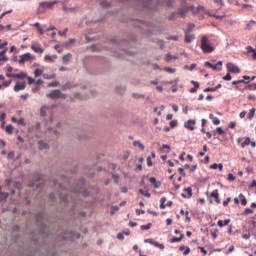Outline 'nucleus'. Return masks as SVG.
I'll return each instance as SVG.
<instances>
[{
  "mask_svg": "<svg viewBox=\"0 0 256 256\" xmlns=\"http://www.w3.org/2000/svg\"><path fill=\"white\" fill-rule=\"evenodd\" d=\"M85 179H81L75 186V188H73L71 190L72 195L69 196V194L65 193V192H60L58 194V197L60 199V203L64 204V206L67 205V203H69V201H74V196L75 197H81V195L83 197H87V193H85V190L83 189L85 187Z\"/></svg>",
  "mask_w": 256,
  "mask_h": 256,
  "instance_id": "nucleus-1",
  "label": "nucleus"
},
{
  "mask_svg": "<svg viewBox=\"0 0 256 256\" xmlns=\"http://www.w3.org/2000/svg\"><path fill=\"white\" fill-rule=\"evenodd\" d=\"M188 11H191L194 15H197V13H205V8L198 6L197 9H195L194 5H189L187 2H182L181 8H179L177 12H173L169 16V19L170 21H173L177 15H180V17L185 19V17H187Z\"/></svg>",
  "mask_w": 256,
  "mask_h": 256,
  "instance_id": "nucleus-2",
  "label": "nucleus"
},
{
  "mask_svg": "<svg viewBox=\"0 0 256 256\" xmlns=\"http://www.w3.org/2000/svg\"><path fill=\"white\" fill-rule=\"evenodd\" d=\"M134 25L135 27L141 29L142 33H145L146 35H151V33H153V29L155 28V24L152 22H145L141 20H137Z\"/></svg>",
  "mask_w": 256,
  "mask_h": 256,
  "instance_id": "nucleus-3",
  "label": "nucleus"
},
{
  "mask_svg": "<svg viewBox=\"0 0 256 256\" xmlns=\"http://www.w3.org/2000/svg\"><path fill=\"white\" fill-rule=\"evenodd\" d=\"M58 239H64V241H74V239H79V234L74 231H61L55 232Z\"/></svg>",
  "mask_w": 256,
  "mask_h": 256,
  "instance_id": "nucleus-4",
  "label": "nucleus"
},
{
  "mask_svg": "<svg viewBox=\"0 0 256 256\" xmlns=\"http://www.w3.org/2000/svg\"><path fill=\"white\" fill-rule=\"evenodd\" d=\"M200 49H202L203 53H213L215 51V48L211 46L207 36L201 38Z\"/></svg>",
  "mask_w": 256,
  "mask_h": 256,
  "instance_id": "nucleus-5",
  "label": "nucleus"
},
{
  "mask_svg": "<svg viewBox=\"0 0 256 256\" xmlns=\"http://www.w3.org/2000/svg\"><path fill=\"white\" fill-rule=\"evenodd\" d=\"M57 3H59V1L54 0V1H44V2H40L39 3V8H38V13H43V11H45V9H51L52 7H55V5H57Z\"/></svg>",
  "mask_w": 256,
  "mask_h": 256,
  "instance_id": "nucleus-6",
  "label": "nucleus"
},
{
  "mask_svg": "<svg viewBox=\"0 0 256 256\" xmlns=\"http://www.w3.org/2000/svg\"><path fill=\"white\" fill-rule=\"evenodd\" d=\"M46 97L50 99H67V95L63 94L61 90H52Z\"/></svg>",
  "mask_w": 256,
  "mask_h": 256,
  "instance_id": "nucleus-7",
  "label": "nucleus"
},
{
  "mask_svg": "<svg viewBox=\"0 0 256 256\" xmlns=\"http://www.w3.org/2000/svg\"><path fill=\"white\" fill-rule=\"evenodd\" d=\"M27 61H35V56L31 55V53H25L20 56L19 63L21 65L27 63Z\"/></svg>",
  "mask_w": 256,
  "mask_h": 256,
  "instance_id": "nucleus-8",
  "label": "nucleus"
},
{
  "mask_svg": "<svg viewBox=\"0 0 256 256\" xmlns=\"http://www.w3.org/2000/svg\"><path fill=\"white\" fill-rule=\"evenodd\" d=\"M227 69L229 71V73H241V69H239V67L237 65H235L234 63L229 62L227 64Z\"/></svg>",
  "mask_w": 256,
  "mask_h": 256,
  "instance_id": "nucleus-9",
  "label": "nucleus"
},
{
  "mask_svg": "<svg viewBox=\"0 0 256 256\" xmlns=\"http://www.w3.org/2000/svg\"><path fill=\"white\" fill-rule=\"evenodd\" d=\"M196 121L195 120H193V119H190V120H188V121H186L185 123H184V127L186 128V129H189V131H195V125H196Z\"/></svg>",
  "mask_w": 256,
  "mask_h": 256,
  "instance_id": "nucleus-10",
  "label": "nucleus"
},
{
  "mask_svg": "<svg viewBox=\"0 0 256 256\" xmlns=\"http://www.w3.org/2000/svg\"><path fill=\"white\" fill-rule=\"evenodd\" d=\"M25 87H27V84L25 82H16L14 86V91L16 93H19V91H25Z\"/></svg>",
  "mask_w": 256,
  "mask_h": 256,
  "instance_id": "nucleus-11",
  "label": "nucleus"
},
{
  "mask_svg": "<svg viewBox=\"0 0 256 256\" xmlns=\"http://www.w3.org/2000/svg\"><path fill=\"white\" fill-rule=\"evenodd\" d=\"M184 193L181 194V197H183V199H191V197H193V188L188 187V188H184ZM187 193V195L185 194Z\"/></svg>",
  "mask_w": 256,
  "mask_h": 256,
  "instance_id": "nucleus-12",
  "label": "nucleus"
},
{
  "mask_svg": "<svg viewBox=\"0 0 256 256\" xmlns=\"http://www.w3.org/2000/svg\"><path fill=\"white\" fill-rule=\"evenodd\" d=\"M167 198L162 197L160 199V209H165L166 207H171V205H173V201H168L167 203ZM166 203V204H165Z\"/></svg>",
  "mask_w": 256,
  "mask_h": 256,
  "instance_id": "nucleus-13",
  "label": "nucleus"
},
{
  "mask_svg": "<svg viewBox=\"0 0 256 256\" xmlns=\"http://www.w3.org/2000/svg\"><path fill=\"white\" fill-rule=\"evenodd\" d=\"M38 149L40 151H45L49 149V143L45 142L44 140L38 141Z\"/></svg>",
  "mask_w": 256,
  "mask_h": 256,
  "instance_id": "nucleus-14",
  "label": "nucleus"
},
{
  "mask_svg": "<svg viewBox=\"0 0 256 256\" xmlns=\"http://www.w3.org/2000/svg\"><path fill=\"white\" fill-rule=\"evenodd\" d=\"M112 43L114 45H117V48L118 49H121V47H123V45H127V40H122L120 41L119 39H113L112 40Z\"/></svg>",
  "mask_w": 256,
  "mask_h": 256,
  "instance_id": "nucleus-15",
  "label": "nucleus"
},
{
  "mask_svg": "<svg viewBox=\"0 0 256 256\" xmlns=\"http://www.w3.org/2000/svg\"><path fill=\"white\" fill-rule=\"evenodd\" d=\"M210 197H213L215 199V202L217 203V205L221 204V200L219 199V190H214L211 194Z\"/></svg>",
  "mask_w": 256,
  "mask_h": 256,
  "instance_id": "nucleus-16",
  "label": "nucleus"
},
{
  "mask_svg": "<svg viewBox=\"0 0 256 256\" xmlns=\"http://www.w3.org/2000/svg\"><path fill=\"white\" fill-rule=\"evenodd\" d=\"M28 131L29 133H33L34 131H41V122H37L35 125L30 126Z\"/></svg>",
  "mask_w": 256,
  "mask_h": 256,
  "instance_id": "nucleus-17",
  "label": "nucleus"
},
{
  "mask_svg": "<svg viewBox=\"0 0 256 256\" xmlns=\"http://www.w3.org/2000/svg\"><path fill=\"white\" fill-rule=\"evenodd\" d=\"M41 178H38L37 180H36V182H30L29 184H28V187H36V189H41Z\"/></svg>",
  "mask_w": 256,
  "mask_h": 256,
  "instance_id": "nucleus-18",
  "label": "nucleus"
},
{
  "mask_svg": "<svg viewBox=\"0 0 256 256\" xmlns=\"http://www.w3.org/2000/svg\"><path fill=\"white\" fill-rule=\"evenodd\" d=\"M229 223H231V219H226V220H219L218 222H217V225H218V227H225V226H227V225H229Z\"/></svg>",
  "mask_w": 256,
  "mask_h": 256,
  "instance_id": "nucleus-19",
  "label": "nucleus"
},
{
  "mask_svg": "<svg viewBox=\"0 0 256 256\" xmlns=\"http://www.w3.org/2000/svg\"><path fill=\"white\" fill-rule=\"evenodd\" d=\"M195 39V35H190L189 32H185V43H191Z\"/></svg>",
  "mask_w": 256,
  "mask_h": 256,
  "instance_id": "nucleus-20",
  "label": "nucleus"
},
{
  "mask_svg": "<svg viewBox=\"0 0 256 256\" xmlns=\"http://www.w3.org/2000/svg\"><path fill=\"white\" fill-rule=\"evenodd\" d=\"M179 251H184L183 255H189V253H191V248H189V246H180Z\"/></svg>",
  "mask_w": 256,
  "mask_h": 256,
  "instance_id": "nucleus-21",
  "label": "nucleus"
},
{
  "mask_svg": "<svg viewBox=\"0 0 256 256\" xmlns=\"http://www.w3.org/2000/svg\"><path fill=\"white\" fill-rule=\"evenodd\" d=\"M205 67H210L213 71H221V68H218L217 65H213L211 62H205Z\"/></svg>",
  "mask_w": 256,
  "mask_h": 256,
  "instance_id": "nucleus-22",
  "label": "nucleus"
},
{
  "mask_svg": "<svg viewBox=\"0 0 256 256\" xmlns=\"http://www.w3.org/2000/svg\"><path fill=\"white\" fill-rule=\"evenodd\" d=\"M42 235H47V237H51V235H55V232H47V228L45 226L40 230Z\"/></svg>",
  "mask_w": 256,
  "mask_h": 256,
  "instance_id": "nucleus-23",
  "label": "nucleus"
},
{
  "mask_svg": "<svg viewBox=\"0 0 256 256\" xmlns=\"http://www.w3.org/2000/svg\"><path fill=\"white\" fill-rule=\"evenodd\" d=\"M71 57H73V55L71 53H68V54L64 55L63 58H62L63 63L65 65H67V63H69V61H71Z\"/></svg>",
  "mask_w": 256,
  "mask_h": 256,
  "instance_id": "nucleus-24",
  "label": "nucleus"
},
{
  "mask_svg": "<svg viewBox=\"0 0 256 256\" xmlns=\"http://www.w3.org/2000/svg\"><path fill=\"white\" fill-rule=\"evenodd\" d=\"M236 89H239V91H247V89L253 90V84L246 85L244 88H241V86L237 84Z\"/></svg>",
  "mask_w": 256,
  "mask_h": 256,
  "instance_id": "nucleus-25",
  "label": "nucleus"
},
{
  "mask_svg": "<svg viewBox=\"0 0 256 256\" xmlns=\"http://www.w3.org/2000/svg\"><path fill=\"white\" fill-rule=\"evenodd\" d=\"M209 119L213 121V125H219V123H221V121L213 114H209Z\"/></svg>",
  "mask_w": 256,
  "mask_h": 256,
  "instance_id": "nucleus-26",
  "label": "nucleus"
},
{
  "mask_svg": "<svg viewBox=\"0 0 256 256\" xmlns=\"http://www.w3.org/2000/svg\"><path fill=\"white\" fill-rule=\"evenodd\" d=\"M133 145H134V147H139V149H141V151L145 150V145H143V143H141V141H134Z\"/></svg>",
  "mask_w": 256,
  "mask_h": 256,
  "instance_id": "nucleus-27",
  "label": "nucleus"
},
{
  "mask_svg": "<svg viewBox=\"0 0 256 256\" xmlns=\"http://www.w3.org/2000/svg\"><path fill=\"white\" fill-rule=\"evenodd\" d=\"M183 237H185V235L183 234H180V237H173L171 240H170V243H179Z\"/></svg>",
  "mask_w": 256,
  "mask_h": 256,
  "instance_id": "nucleus-28",
  "label": "nucleus"
},
{
  "mask_svg": "<svg viewBox=\"0 0 256 256\" xmlns=\"http://www.w3.org/2000/svg\"><path fill=\"white\" fill-rule=\"evenodd\" d=\"M31 49L34 50L35 53H44L45 51L43 48L37 47L35 45H32Z\"/></svg>",
  "mask_w": 256,
  "mask_h": 256,
  "instance_id": "nucleus-29",
  "label": "nucleus"
},
{
  "mask_svg": "<svg viewBox=\"0 0 256 256\" xmlns=\"http://www.w3.org/2000/svg\"><path fill=\"white\" fill-rule=\"evenodd\" d=\"M247 145H251V138H249V137L245 138L244 142L241 144V147L245 148V147H247Z\"/></svg>",
  "mask_w": 256,
  "mask_h": 256,
  "instance_id": "nucleus-30",
  "label": "nucleus"
},
{
  "mask_svg": "<svg viewBox=\"0 0 256 256\" xmlns=\"http://www.w3.org/2000/svg\"><path fill=\"white\" fill-rule=\"evenodd\" d=\"M27 77V74L25 73H20V74H14L13 79H25Z\"/></svg>",
  "mask_w": 256,
  "mask_h": 256,
  "instance_id": "nucleus-31",
  "label": "nucleus"
},
{
  "mask_svg": "<svg viewBox=\"0 0 256 256\" xmlns=\"http://www.w3.org/2000/svg\"><path fill=\"white\" fill-rule=\"evenodd\" d=\"M255 108L250 109L249 113L247 114V118L248 119H253V117H255Z\"/></svg>",
  "mask_w": 256,
  "mask_h": 256,
  "instance_id": "nucleus-32",
  "label": "nucleus"
},
{
  "mask_svg": "<svg viewBox=\"0 0 256 256\" xmlns=\"http://www.w3.org/2000/svg\"><path fill=\"white\" fill-rule=\"evenodd\" d=\"M119 178H120L119 174H117V173L112 174V179L114 180V183L116 185H119Z\"/></svg>",
  "mask_w": 256,
  "mask_h": 256,
  "instance_id": "nucleus-33",
  "label": "nucleus"
},
{
  "mask_svg": "<svg viewBox=\"0 0 256 256\" xmlns=\"http://www.w3.org/2000/svg\"><path fill=\"white\" fill-rule=\"evenodd\" d=\"M153 226V224L148 223L147 225H142L140 227L141 231H149V229H151V227Z\"/></svg>",
  "mask_w": 256,
  "mask_h": 256,
  "instance_id": "nucleus-34",
  "label": "nucleus"
},
{
  "mask_svg": "<svg viewBox=\"0 0 256 256\" xmlns=\"http://www.w3.org/2000/svg\"><path fill=\"white\" fill-rule=\"evenodd\" d=\"M255 24H256V22H255L254 20L249 21V22L247 23V25H246V30L251 31V28H252L253 25H255Z\"/></svg>",
  "mask_w": 256,
  "mask_h": 256,
  "instance_id": "nucleus-35",
  "label": "nucleus"
},
{
  "mask_svg": "<svg viewBox=\"0 0 256 256\" xmlns=\"http://www.w3.org/2000/svg\"><path fill=\"white\" fill-rule=\"evenodd\" d=\"M134 99H145V94L134 93L132 94Z\"/></svg>",
  "mask_w": 256,
  "mask_h": 256,
  "instance_id": "nucleus-36",
  "label": "nucleus"
},
{
  "mask_svg": "<svg viewBox=\"0 0 256 256\" xmlns=\"http://www.w3.org/2000/svg\"><path fill=\"white\" fill-rule=\"evenodd\" d=\"M138 193H139L140 195H143L144 197H147L148 199L151 197V193H149V192H144L143 189H140V190L138 191Z\"/></svg>",
  "mask_w": 256,
  "mask_h": 256,
  "instance_id": "nucleus-37",
  "label": "nucleus"
},
{
  "mask_svg": "<svg viewBox=\"0 0 256 256\" xmlns=\"http://www.w3.org/2000/svg\"><path fill=\"white\" fill-rule=\"evenodd\" d=\"M63 11H66V13H75V7L69 8L67 6H64Z\"/></svg>",
  "mask_w": 256,
  "mask_h": 256,
  "instance_id": "nucleus-38",
  "label": "nucleus"
},
{
  "mask_svg": "<svg viewBox=\"0 0 256 256\" xmlns=\"http://www.w3.org/2000/svg\"><path fill=\"white\" fill-rule=\"evenodd\" d=\"M239 199L241 201V205H247V199L245 198V196L243 194L239 195Z\"/></svg>",
  "mask_w": 256,
  "mask_h": 256,
  "instance_id": "nucleus-39",
  "label": "nucleus"
},
{
  "mask_svg": "<svg viewBox=\"0 0 256 256\" xmlns=\"http://www.w3.org/2000/svg\"><path fill=\"white\" fill-rule=\"evenodd\" d=\"M6 133H8L9 135L13 134V125L6 126Z\"/></svg>",
  "mask_w": 256,
  "mask_h": 256,
  "instance_id": "nucleus-40",
  "label": "nucleus"
},
{
  "mask_svg": "<svg viewBox=\"0 0 256 256\" xmlns=\"http://www.w3.org/2000/svg\"><path fill=\"white\" fill-rule=\"evenodd\" d=\"M7 197H9V193L7 192H0V199L2 201H4L5 199H7Z\"/></svg>",
  "mask_w": 256,
  "mask_h": 256,
  "instance_id": "nucleus-41",
  "label": "nucleus"
},
{
  "mask_svg": "<svg viewBox=\"0 0 256 256\" xmlns=\"http://www.w3.org/2000/svg\"><path fill=\"white\" fill-rule=\"evenodd\" d=\"M34 75H35V77H41V75H43V70L42 69H36L34 71Z\"/></svg>",
  "mask_w": 256,
  "mask_h": 256,
  "instance_id": "nucleus-42",
  "label": "nucleus"
},
{
  "mask_svg": "<svg viewBox=\"0 0 256 256\" xmlns=\"http://www.w3.org/2000/svg\"><path fill=\"white\" fill-rule=\"evenodd\" d=\"M154 247H158V249H165V244H161L159 242H154Z\"/></svg>",
  "mask_w": 256,
  "mask_h": 256,
  "instance_id": "nucleus-43",
  "label": "nucleus"
},
{
  "mask_svg": "<svg viewBox=\"0 0 256 256\" xmlns=\"http://www.w3.org/2000/svg\"><path fill=\"white\" fill-rule=\"evenodd\" d=\"M215 91H217V88H215V87H212V88H205V89H204V93H213V92H215Z\"/></svg>",
  "mask_w": 256,
  "mask_h": 256,
  "instance_id": "nucleus-44",
  "label": "nucleus"
},
{
  "mask_svg": "<svg viewBox=\"0 0 256 256\" xmlns=\"http://www.w3.org/2000/svg\"><path fill=\"white\" fill-rule=\"evenodd\" d=\"M165 59L169 63V61H171L172 59H177V56H173L171 54H167Z\"/></svg>",
  "mask_w": 256,
  "mask_h": 256,
  "instance_id": "nucleus-45",
  "label": "nucleus"
},
{
  "mask_svg": "<svg viewBox=\"0 0 256 256\" xmlns=\"http://www.w3.org/2000/svg\"><path fill=\"white\" fill-rule=\"evenodd\" d=\"M101 7H110L111 6V3H109L107 0H103L101 3H100Z\"/></svg>",
  "mask_w": 256,
  "mask_h": 256,
  "instance_id": "nucleus-46",
  "label": "nucleus"
},
{
  "mask_svg": "<svg viewBox=\"0 0 256 256\" xmlns=\"http://www.w3.org/2000/svg\"><path fill=\"white\" fill-rule=\"evenodd\" d=\"M117 211H119V206H112L111 208V215H115V213H117Z\"/></svg>",
  "mask_w": 256,
  "mask_h": 256,
  "instance_id": "nucleus-47",
  "label": "nucleus"
},
{
  "mask_svg": "<svg viewBox=\"0 0 256 256\" xmlns=\"http://www.w3.org/2000/svg\"><path fill=\"white\" fill-rule=\"evenodd\" d=\"M48 129H49V131H52V133L55 137H59V135H61V133L59 131H57L53 128H48Z\"/></svg>",
  "mask_w": 256,
  "mask_h": 256,
  "instance_id": "nucleus-48",
  "label": "nucleus"
},
{
  "mask_svg": "<svg viewBox=\"0 0 256 256\" xmlns=\"http://www.w3.org/2000/svg\"><path fill=\"white\" fill-rule=\"evenodd\" d=\"M91 51H101V48L95 44L90 46Z\"/></svg>",
  "mask_w": 256,
  "mask_h": 256,
  "instance_id": "nucleus-49",
  "label": "nucleus"
},
{
  "mask_svg": "<svg viewBox=\"0 0 256 256\" xmlns=\"http://www.w3.org/2000/svg\"><path fill=\"white\" fill-rule=\"evenodd\" d=\"M71 87H72L71 83L68 82V83L62 85V90L66 91V89H71Z\"/></svg>",
  "mask_w": 256,
  "mask_h": 256,
  "instance_id": "nucleus-50",
  "label": "nucleus"
},
{
  "mask_svg": "<svg viewBox=\"0 0 256 256\" xmlns=\"http://www.w3.org/2000/svg\"><path fill=\"white\" fill-rule=\"evenodd\" d=\"M155 242L153 238H147L144 240V243H149L150 245H155Z\"/></svg>",
  "mask_w": 256,
  "mask_h": 256,
  "instance_id": "nucleus-51",
  "label": "nucleus"
},
{
  "mask_svg": "<svg viewBox=\"0 0 256 256\" xmlns=\"http://www.w3.org/2000/svg\"><path fill=\"white\" fill-rule=\"evenodd\" d=\"M116 91H117L118 93H125V87H123V86H117V87H116Z\"/></svg>",
  "mask_w": 256,
  "mask_h": 256,
  "instance_id": "nucleus-52",
  "label": "nucleus"
},
{
  "mask_svg": "<svg viewBox=\"0 0 256 256\" xmlns=\"http://www.w3.org/2000/svg\"><path fill=\"white\" fill-rule=\"evenodd\" d=\"M54 185H55V187H59L61 189V191H63V184L59 183L58 180L54 181Z\"/></svg>",
  "mask_w": 256,
  "mask_h": 256,
  "instance_id": "nucleus-53",
  "label": "nucleus"
},
{
  "mask_svg": "<svg viewBox=\"0 0 256 256\" xmlns=\"http://www.w3.org/2000/svg\"><path fill=\"white\" fill-rule=\"evenodd\" d=\"M193 29H195V24H189L188 30L186 31V33H191V31H193Z\"/></svg>",
  "mask_w": 256,
  "mask_h": 256,
  "instance_id": "nucleus-54",
  "label": "nucleus"
},
{
  "mask_svg": "<svg viewBox=\"0 0 256 256\" xmlns=\"http://www.w3.org/2000/svg\"><path fill=\"white\" fill-rule=\"evenodd\" d=\"M7 118V114H5V113H2L1 115H0V121H1V123H5V119Z\"/></svg>",
  "mask_w": 256,
  "mask_h": 256,
  "instance_id": "nucleus-55",
  "label": "nucleus"
},
{
  "mask_svg": "<svg viewBox=\"0 0 256 256\" xmlns=\"http://www.w3.org/2000/svg\"><path fill=\"white\" fill-rule=\"evenodd\" d=\"M241 83H247L245 80L232 81V85H241Z\"/></svg>",
  "mask_w": 256,
  "mask_h": 256,
  "instance_id": "nucleus-56",
  "label": "nucleus"
},
{
  "mask_svg": "<svg viewBox=\"0 0 256 256\" xmlns=\"http://www.w3.org/2000/svg\"><path fill=\"white\" fill-rule=\"evenodd\" d=\"M178 171H179L180 175H182L183 177H187V174L185 173V169L180 167V168H178Z\"/></svg>",
  "mask_w": 256,
  "mask_h": 256,
  "instance_id": "nucleus-57",
  "label": "nucleus"
},
{
  "mask_svg": "<svg viewBox=\"0 0 256 256\" xmlns=\"http://www.w3.org/2000/svg\"><path fill=\"white\" fill-rule=\"evenodd\" d=\"M231 74L230 73H227L224 77H223V80L224 81H231Z\"/></svg>",
  "mask_w": 256,
  "mask_h": 256,
  "instance_id": "nucleus-58",
  "label": "nucleus"
},
{
  "mask_svg": "<svg viewBox=\"0 0 256 256\" xmlns=\"http://www.w3.org/2000/svg\"><path fill=\"white\" fill-rule=\"evenodd\" d=\"M164 71H166L167 73H175V69L170 68V67H165Z\"/></svg>",
  "mask_w": 256,
  "mask_h": 256,
  "instance_id": "nucleus-59",
  "label": "nucleus"
},
{
  "mask_svg": "<svg viewBox=\"0 0 256 256\" xmlns=\"http://www.w3.org/2000/svg\"><path fill=\"white\" fill-rule=\"evenodd\" d=\"M170 127H171V129H174V127H177V120H172L170 122Z\"/></svg>",
  "mask_w": 256,
  "mask_h": 256,
  "instance_id": "nucleus-60",
  "label": "nucleus"
},
{
  "mask_svg": "<svg viewBox=\"0 0 256 256\" xmlns=\"http://www.w3.org/2000/svg\"><path fill=\"white\" fill-rule=\"evenodd\" d=\"M48 87H59V82H51L48 84Z\"/></svg>",
  "mask_w": 256,
  "mask_h": 256,
  "instance_id": "nucleus-61",
  "label": "nucleus"
},
{
  "mask_svg": "<svg viewBox=\"0 0 256 256\" xmlns=\"http://www.w3.org/2000/svg\"><path fill=\"white\" fill-rule=\"evenodd\" d=\"M149 182L151 183V185H155L157 182V178L151 177V178H149Z\"/></svg>",
  "mask_w": 256,
  "mask_h": 256,
  "instance_id": "nucleus-62",
  "label": "nucleus"
},
{
  "mask_svg": "<svg viewBox=\"0 0 256 256\" xmlns=\"http://www.w3.org/2000/svg\"><path fill=\"white\" fill-rule=\"evenodd\" d=\"M216 132H218L219 135H223V133H225V131L221 127L216 128Z\"/></svg>",
  "mask_w": 256,
  "mask_h": 256,
  "instance_id": "nucleus-63",
  "label": "nucleus"
},
{
  "mask_svg": "<svg viewBox=\"0 0 256 256\" xmlns=\"http://www.w3.org/2000/svg\"><path fill=\"white\" fill-rule=\"evenodd\" d=\"M235 176L231 173L228 174V181H235Z\"/></svg>",
  "mask_w": 256,
  "mask_h": 256,
  "instance_id": "nucleus-64",
  "label": "nucleus"
}]
</instances>
